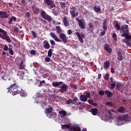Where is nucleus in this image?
Wrapping results in <instances>:
<instances>
[{
  "mask_svg": "<svg viewBox=\"0 0 131 131\" xmlns=\"http://www.w3.org/2000/svg\"><path fill=\"white\" fill-rule=\"evenodd\" d=\"M115 28H116V30L120 31V33L122 32V34H121V35L122 37H125L126 39V40L125 41V42L127 43L128 46L130 45L129 40L131 39V35L129 34L128 25H124L121 27L120 25L118 23H116L115 25Z\"/></svg>",
  "mask_w": 131,
  "mask_h": 131,
  "instance_id": "nucleus-1",
  "label": "nucleus"
},
{
  "mask_svg": "<svg viewBox=\"0 0 131 131\" xmlns=\"http://www.w3.org/2000/svg\"><path fill=\"white\" fill-rule=\"evenodd\" d=\"M9 80H10V87L7 88V90H8V93H11L13 96H15L16 94L19 93V91L18 90V85L16 83V81L14 79H8Z\"/></svg>",
  "mask_w": 131,
  "mask_h": 131,
  "instance_id": "nucleus-2",
  "label": "nucleus"
},
{
  "mask_svg": "<svg viewBox=\"0 0 131 131\" xmlns=\"http://www.w3.org/2000/svg\"><path fill=\"white\" fill-rule=\"evenodd\" d=\"M0 38L4 40H7L8 42L10 43L11 40L10 36L8 35L7 32L0 28Z\"/></svg>",
  "mask_w": 131,
  "mask_h": 131,
  "instance_id": "nucleus-3",
  "label": "nucleus"
},
{
  "mask_svg": "<svg viewBox=\"0 0 131 131\" xmlns=\"http://www.w3.org/2000/svg\"><path fill=\"white\" fill-rule=\"evenodd\" d=\"M43 4L45 6L47 7L49 9L56 7V4H54L52 0H43Z\"/></svg>",
  "mask_w": 131,
  "mask_h": 131,
  "instance_id": "nucleus-4",
  "label": "nucleus"
},
{
  "mask_svg": "<svg viewBox=\"0 0 131 131\" xmlns=\"http://www.w3.org/2000/svg\"><path fill=\"white\" fill-rule=\"evenodd\" d=\"M62 129H69L70 131H80L79 127H76L74 126H70L69 124H63L61 126Z\"/></svg>",
  "mask_w": 131,
  "mask_h": 131,
  "instance_id": "nucleus-5",
  "label": "nucleus"
},
{
  "mask_svg": "<svg viewBox=\"0 0 131 131\" xmlns=\"http://www.w3.org/2000/svg\"><path fill=\"white\" fill-rule=\"evenodd\" d=\"M76 10V9L75 7H72V8H70V14L71 15V18H75V17L78 16L79 13H75Z\"/></svg>",
  "mask_w": 131,
  "mask_h": 131,
  "instance_id": "nucleus-6",
  "label": "nucleus"
},
{
  "mask_svg": "<svg viewBox=\"0 0 131 131\" xmlns=\"http://www.w3.org/2000/svg\"><path fill=\"white\" fill-rule=\"evenodd\" d=\"M76 21H77L79 22V26L81 29H85L86 26H85V21L83 19H78L76 18Z\"/></svg>",
  "mask_w": 131,
  "mask_h": 131,
  "instance_id": "nucleus-7",
  "label": "nucleus"
},
{
  "mask_svg": "<svg viewBox=\"0 0 131 131\" xmlns=\"http://www.w3.org/2000/svg\"><path fill=\"white\" fill-rule=\"evenodd\" d=\"M41 15L44 19H46V20H48L49 22L52 21V17H51L50 15L47 14V13H46V12L45 11H41Z\"/></svg>",
  "mask_w": 131,
  "mask_h": 131,
  "instance_id": "nucleus-8",
  "label": "nucleus"
},
{
  "mask_svg": "<svg viewBox=\"0 0 131 131\" xmlns=\"http://www.w3.org/2000/svg\"><path fill=\"white\" fill-rule=\"evenodd\" d=\"M75 34L76 35V36L78 37V39H79L80 42L81 43H84V41H83V39L85 38V36L84 35V34L82 33L80 35V34L78 32H75Z\"/></svg>",
  "mask_w": 131,
  "mask_h": 131,
  "instance_id": "nucleus-9",
  "label": "nucleus"
},
{
  "mask_svg": "<svg viewBox=\"0 0 131 131\" xmlns=\"http://www.w3.org/2000/svg\"><path fill=\"white\" fill-rule=\"evenodd\" d=\"M10 16L9 14H7V12L6 11H0V17L4 18H7Z\"/></svg>",
  "mask_w": 131,
  "mask_h": 131,
  "instance_id": "nucleus-10",
  "label": "nucleus"
},
{
  "mask_svg": "<svg viewBox=\"0 0 131 131\" xmlns=\"http://www.w3.org/2000/svg\"><path fill=\"white\" fill-rule=\"evenodd\" d=\"M69 89V86L66 84H63L62 86L60 87V92L61 93H66Z\"/></svg>",
  "mask_w": 131,
  "mask_h": 131,
  "instance_id": "nucleus-11",
  "label": "nucleus"
},
{
  "mask_svg": "<svg viewBox=\"0 0 131 131\" xmlns=\"http://www.w3.org/2000/svg\"><path fill=\"white\" fill-rule=\"evenodd\" d=\"M78 100V97H75L74 98L73 100L69 99L68 101H67L66 103L68 105H69L70 104H76L77 103Z\"/></svg>",
  "mask_w": 131,
  "mask_h": 131,
  "instance_id": "nucleus-12",
  "label": "nucleus"
},
{
  "mask_svg": "<svg viewBox=\"0 0 131 131\" xmlns=\"http://www.w3.org/2000/svg\"><path fill=\"white\" fill-rule=\"evenodd\" d=\"M59 38H60V39H61V40L64 43H67V39L68 38L67 37V36L65 34H61L59 35Z\"/></svg>",
  "mask_w": 131,
  "mask_h": 131,
  "instance_id": "nucleus-13",
  "label": "nucleus"
},
{
  "mask_svg": "<svg viewBox=\"0 0 131 131\" xmlns=\"http://www.w3.org/2000/svg\"><path fill=\"white\" fill-rule=\"evenodd\" d=\"M50 36L52 37V38H53L56 41H57L58 42H61V39L56 35L53 32L50 33Z\"/></svg>",
  "mask_w": 131,
  "mask_h": 131,
  "instance_id": "nucleus-14",
  "label": "nucleus"
},
{
  "mask_svg": "<svg viewBox=\"0 0 131 131\" xmlns=\"http://www.w3.org/2000/svg\"><path fill=\"white\" fill-rule=\"evenodd\" d=\"M62 21L64 24V27H67L70 25L69 21L67 19V18L66 16H63L62 18Z\"/></svg>",
  "mask_w": 131,
  "mask_h": 131,
  "instance_id": "nucleus-15",
  "label": "nucleus"
},
{
  "mask_svg": "<svg viewBox=\"0 0 131 131\" xmlns=\"http://www.w3.org/2000/svg\"><path fill=\"white\" fill-rule=\"evenodd\" d=\"M24 62V60H22L19 62V64L18 66V70H22L25 69L26 66Z\"/></svg>",
  "mask_w": 131,
  "mask_h": 131,
  "instance_id": "nucleus-16",
  "label": "nucleus"
},
{
  "mask_svg": "<svg viewBox=\"0 0 131 131\" xmlns=\"http://www.w3.org/2000/svg\"><path fill=\"white\" fill-rule=\"evenodd\" d=\"M104 50L106 52H108L109 54L112 52V49L110 47V45L108 44H105L104 45Z\"/></svg>",
  "mask_w": 131,
  "mask_h": 131,
  "instance_id": "nucleus-17",
  "label": "nucleus"
},
{
  "mask_svg": "<svg viewBox=\"0 0 131 131\" xmlns=\"http://www.w3.org/2000/svg\"><path fill=\"white\" fill-rule=\"evenodd\" d=\"M110 66V62L108 60L105 61L104 63H103V68L106 70H108Z\"/></svg>",
  "mask_w": 131,
  "mask_h": 131,
  "instance_id": "nucleus-18",
  "label": "nucleus"
},
{
  "mask_svg": "<svg viewBox=\"0 0 131 131\" xmlns=\"http://www.w3.org/2000/svg\"><path fill=\"white\" fill-rule=\"evenodd\" d=\"M107 19L105 18L104 19V20H103V27H102L103 30H107Z\"/></svg>",
  "mask_w": 131,
  "mask_h": 131,
  "instance_id": "nucleus-19",
  "label": "nucleus"
},
{
  "mask_svg": "<svg viewBox=\"0 0 131 131\" xmlns=\"http://www.w3.org/2000/svg\"><path fill=\"white\" fill-rule=\"evenodd\" d=\"M53 108L52 106L46 108L45 110V113L47 114H51L53 112Z\"/></svg>",
  "mask_w": 131,
  "mask_h": 131,
  "instance_id": "nucleus-20",
  "label": "nucleus"
},
{
  "mask_svg": "<svg viewBox=\"0 0 131 131\" xmlns=\"http://www.w3.org/2000/svg\"><path fill=\"white\" fill-rule=\"evenodd\" d=\"M117 55H118V56L117 57L118 60L122 61L123 60V56H122V53L120 51H118Z\"/></svg>",
  "mask_w": 131,
  "mask_h": 131,
  "instance_id": "nucleus-21",
  "label": "nucleus"
},
{
  "mask_svg": "<svg viewBox=\"0 0 131 131\" xmlns=\"http://www.w3.org/2000/svg\"><path fill=\"white\" fill-rule=\"evenodd\" d=\"M79 99L82 102H86L88 101V98L86 97L85 95H81Z\"/></svg>",
  "mask_w": 131,
  "mask_h": 131,
  "instance_id": "nucleus-22",
  "label": "nucleus"
},
{
  "mask_svg": "<svg viewBox=\"0 0 131 131\" xmlns=\"http://www.w3.org/2000/svg\"><path fill=\"white\" fill-rule=\"evenodd\" d=\"M126 111L125 108L124 106H121L118 109V112L122 114H124Z\"/></svg>",
  "mask_w": 131,
  "mask_h": 131,
  "instance_id": "nucleus-23",
  "label": "nucleus"
},
{
  "mask_svg": "<svg viewBox=\"0 0 131 131\" xmlns=\"http://www.w3.org/2000/svg\"><path fill=\"white\" fill-rule=\"evenodd\" d=\"M16 20V18L14 16H12L10 19H9L8 21V24L9 25H11L12 23V21H15Z\"/></svg>",
  "mask_w": 131,
  "mask_h": 131,
  "instance_id": "nucleus-24",
  "label": "nucleus"
},
{
  "mask_svg": "<svg viewBox=\"0 0 131 131\" xmlns=\"http://www.w3.org/2000/svg\"><path fill=\"white\" fill-rule=\"evenodd\" d=\"M33 12L34 14H37L39 12V8H37L36 7H33L32 8Z\"/></svg>",
  "mask_w": 131,
  "mask_h": 131,
  "instance_id": "nucleus-25",
  "label": "nucleus"
},
{
  "mask_svg": "<svg viewBox=\"0 0 131 131\" xmlns=\"http://www.w3.org/2000/svg\"><path fill=\"white\" fill-rule=\"evenodd\" d=\"M93 10H94V11L95 12L98 13H99L100 11H101V8H100V7H99V6H95L94 7Z\"/></svg>",
  "mask_w": 131,
  "mask_h": 131,
  "instance_id": "nucleus-26",
  "label": "nucleus"
},
{
  "mask_svg": "<svg viewBox=\"0 0 131 131\" xmlns=\"http://www.w3.org/2000/svg\"><path fill=\"white\" fill-rule=\"evenodd\" d=\"M105 94L107 95V97L109 98L112 97L113 95V94L109 90H105Z\"/></svg>",
  "mask_w": 131,
  "mask_h": 131,
  "instance_id": "nucleus-27",
  "label": "nucleus"
},
{
  "mask_svg": "<svg viewBox=\"0 0 131 131\" xmlns=\"http://www.w3.org/2000/svg\"><path fill=\"white\" fill-rule=\"evenodd\" d=\"M62 83H63V82H61V81L54 82V83H52V86H53L54 87H58L60 85L62 84Z\"/></svg>",
  "mask_w": 131,
  "mask_h": 131,
  "instance_id": "nucleus-28",
  "label": "nucleus"
},
{
  "mask_svg": "<svg viewBox=\"0 0 131 131\" xmlns=\"http://www.w3.org/2000/svg\"><path fill=\"white\" fill-rule=\"evenodd\" d=\"M59 114L61 117H64L67 115V112L65 111H60L59 112Z\"/></svg>",
  "mask_w": 131,
  "mask_h": 131,
  "instance_id": "nucleus-29",
  "label": "nucleus"
},
{
  "mask_svg": "<svg viewBox=\"0 0 131 131\" xmlns=\"http://www.w3.org/2000/svg\"><path fill=\"white\" fill-rule=\"evenodd\" d=\"M44 42H45L46 44L43 45V47L47 50L49 49L50 48V45H49V43L48 42V41L47 40H45L44 41Z\"/></svg>",
  "mask_w": 131,
  "mask_h": 131,
  "instance_id": "nucleus-30",
  "label": "nucleus"
},
{
  "mask_svg": "<svg viewBox=\"0 0 131 131\" xmlns=\"http://www.w3.org/2000/svg\"><path fill=\"white\" fill-rule=\"evenodd\" d=\"M17 76L20 79H22L25 76V72H20L18 73Z\"/></svg>",
  "mask_w": 131,
  "mask_h": 131,
  "instance_id": "nucleus-31",
  "label": "nucleus"
},
{
  "mask_svg": "<svg viewBox=\"0 0 131 131\" xmlns=\"http://www.w3.org/2000/svg\"><path fill=\"white\" fill-rule=\"evenodd\" d=\"M91 111L93 115L96 116L97 115L98 110L97 108H91Z\"/></svg>",
  "mask_w": 131,
  "mask_h": 131,
  "instance_id": "nucleus-32",
  "label": "nucleus"
},
{
  "mask_svg": "<svg viewBox=\"0 0 131 131\" xmlns=\"http://www.w3.org/2000/svg\"><path fill=\"white\" fill-rule=\"evenodd\" d=\"M56 33H57L58 34H61L62 33V31L61 29V27L60 26H57L56 27Z\"/></svg>",
  "mask_w": 131,
  "mask_h": 131,
  "instance_id": "nucleus-33",
  "label": "nucleus"
},
{
  "mask_svg": "<svg viewBox=\"0 0 131 131\" xmlns=\"http://www.w3.org/2000/svg\"><path fill=\"white\" fill-rule=\"evenodd\" d=\"M127 118V115H123L122 116H120L119 117V120L123 121V120H125Z\"/></svg>",
  "mask_w": 131,
  "mask_h": 131,
  "instance_id": "nucleus-34",
  "label": "nucleus"
},
{
  "mask_svg": "<svg viewBox=\"0 0 131 131\" xmlns=\"http://www.w3.org/2000/svg\"><path fill=\"white\" fill-rule=\"evenodd\" d=\"M60 6L62 9H64L66 7V3L65 2H60Z\"/></svg>",
  "mask_w": 131,
  "mask_h": 131,
  "instance_id": "nucleus-35",
  "label": "nucleus"
},
{
  "mask_svg": "<svg viewBox=\"0 0 131 131\" xmlns=\"http://www.w3.org/2000/svg\"><path fill=\"white\" fill-rule=\"evenodd\" d=\"M54 51L53 49H50L49 50H48V56L49 57H51L52 56V53Z\"/></svg>",
  "mask_w": 131,
  "mask_h": 131,
  "instance_id": "nucleus-36",
  "label": "nucleus"
},
{
  "mask_svg": "<svg viewBox=\"0 0 131 131\" xmlns=\"http://www.w3.org/2000/svg\"><path fill=\"white\" fill-rule=\"evenodd\" d=\"M105 104H106V105L107 106H112V107H114V103L113 102H108V101H107V102H106L105 103Z\"/></svg>",
  "mask_w": 131,
  "mask_h": 131,
  "instance_id": "nucleus-37",
  "label": "nucleus"
},
{
  "mask_svg": "<svg viewBox=\"0 0 131 131\" xmlns=\"http://www.w3.org/2000/svg\"><path fill=\"white\" fill-rule=\"evenodd\" d=\"M110 89L113 90V89L115 88L116 86V82L112 83L111 84Z\"/></svg>",
  "mask_w": 131,
  "mask_h": 131,
  "instance_id": "nucleus-38",
  "label": "nucleus"
},
{
  "mask_svg": "<svg viewBox=\"0 0 131 131\" xmlns=\"http://www.w3.org/2000/svg\"><path fill=\"white\" fill-rule=\"evenodd\" d=\"M109 77L110 75L108 73H107L104 76H103V79H104L105 81H108L109 79Z\"/></svg>",
  "mask_w": 131,
  "mask_h": 131,
  "instance_id": "nucleus-39",
  "label": "nucleus"
},
{
  "mask_svg": "<svg viewBox=\"0 0 131 131\" xmlns=\"http://www.w3.org/2000/svg\"><path fill=\"white\" fill-rule=\"evenodd\" d=\"M45 83L46 81L45 80L39 81V87H41L43 85V84H45Z\"/></svg>",
  "mask_w": 131,
  "mask_h": 131,
  "instance_id": "nucleus-40",
  "label": "nucleus"
},
{
  "mask_svg": "<svg viewBox=\"0 0 131 131\" xmlns=\"http://www.w3.org/2000/svg\"><path fill=\"white\" fill-rule=\"evenodd\" d=\"M70 86H71V87H72V88L74 89H77V87L76 86V85L74 84V83H70Z\"/></svg>",
  "mask_w": 131,
  "mask_h": 131,
  "instance_id": "nucleus-41",
  "label": "nucleus"
},
{
  "mask_svg": "<svg viewBox=\"0 0 131 131\" xmlns=\"http://www.w3.org/2000/svg\"><path fill=\"white\" fill-rule=\"evenodd\" d=\"M9 54H10V55H14L13 50L11 48H9Z\"/></svg>",
  "mask_w": 131,
  "mask_h": 131,
  "instance_id": "nucleus-42",
  "label": "nucleus"
},
{
  "mask_svg": "<svg viewBox=\"0 0 131 131\" xmlns=\"http://www.w3.org/2000/svg\"><path fill=\"white\" fill-rule=\"evenodd\" d=\"M113 38H114V40L115 41H116L118 40V39H117V34H116L115 33H113Z\"/></svg>",
  "mask_w": 131,
  "mask_h": 131,
  "instance_id": "nucleus-43",
  "label": "nucleus"
},
{
  "mask_svg": "<svg viewBox=\"0 0 131 131\" xmlns=\"http://www.w3.org/2000/svg\"><path fill=\"white\" fill-rule=\"evenodd\" d=\"M20 95L21 97H24L26 95V94L25 93L24 91L21 90V92H20Z\"/></svg>",
  "mask_w": 131,
  "mask_h": 131,
  "instance_id": "nucleus-44",
  "label": "nucleus"
},
{
  "mask_svg": "<svg viewBox=\"0 0 131 131\" xmlns=\"http://www.w3.org/2000/svg\"><path fill=\"white\" fill-rule=\"evenodd\" d=\"M85 96L87 99H90V98H91V93L88 92L87 94H86Z\"/></svg>",
  "mask_w": 131,
  "mask_h": 131,
  "instance_id": "nucleus-45",
  "label": "nucleus"
},
{
  "mask_svg": "<svg viewBox=\"0 0 131 131\" xmlns=\"http://www.w3.org/2000/svg\"><path fill=\"white\" fill-rule=\"evenodd\" d=\"M21 4L23 7H25V6H26V1L25 0H21Z\"/></svg>",
  "mask_w": 131,
  "mask_h": 131,
  "instance_id": "nucleus-46",
  "label": "nucleus"
},
{
  "mask_svg": "<svg viewBox=\"0 0 131 131\" xmlns=\"http://www.w3.org/2000/svg\"><path fill=\"white\" fill-rule=\"evenodd\" d=\"M44 60L46 62H50L51 58L49 57H46Z\"/></svg>",
  "mask_w": 131,
  "mask_h": 131,
  "instance_id": "nucleus-47",
  "label": "nucleus"
},
{
  "mask_svg": "<svg viewBox=\"0 0 131 131\" xmlns=\"http://www.w3.org/2000/svg\"><path fill=\"white\" fill-rule=\"evenodd\" d=\"M31 32H32V34L33 36L34 37V38L37 37V35L36 34V32L34 31H31Z\"/></svg>",
  "mask_w": 131,
  "mask_h": 131,
  "instance_id": "nucleus-48",
  "label": "nucleus"
},
{
  "mask_svg": "<svg viewBox=\"0 0 131 131\" xmlns=\"http://www.w3.org/2000/svg\"><path fill=\"white\" fill-rule=\"evenodd\" d=\"M98 94L101 96H103L104 94V92L103 91H99L98 92Z\"/></svg>",
  "mask_w": 131,
  "mask_h": 131,
  "instance_id": "nucleus-49",
  "label": "nucleus"
},
{
  "mask_svg": "<svg viewBox=\"0 0 131 131\" xmlns=\"http://www.w3.org/2000/svg\"><path fill=\"white\" fill-rule=\"evenodd\" d=\"M9 49V47H8L7 45H5L4 46V50L5 51H7Z\"/></svg>",
  "mask_w": 131,
  "mask_h": 131,
  "instance_id": "nucleus-50",
  "label": "nucleus"
},
{
  "mask_svg": "<svg viewBox=\"0 0 131 131\" xmlns=\"http://www.w3.org/2000/svg\"><path fill=\"white\" fill-rule=\"evenodd\" d=\"M26 16L27 18H29L31 16V14L29 12H27L26 13Z\"/></svg>",
  "mask_w": 131,
  "mask_h": 131,
  "instance_id": "nucleus-51",
  "label": "nucleus"
},
{
  "mask_svg": "<svg viewBox=\"0 0 131 131\" xmlns=\"http://www.w3.org/2000/svg\"><path fill=\"white\" fill-rule=\"evenodd\" d=\"M14 32H16V33H18L19 32V29L18 27H15L14 29Z\"/></svg>",
  "mask_w": 131,
  "mask_h": 131,
  "instance_id": "nucleus-52",
  "label": "nucleus"
},
{
  "mask_svg": "<svg viewBox=\"0 0 131 131\" xmlns=\"http://www.w3.org/2000/svg\"><path fill=\"white\" fill-rule=\"evenodd\" d=\"M89 102V104H92L94 102V100H92L91 99H89L88 100H87Z\"/></svg>",
  "mask_w": 131,
  "mask_h": 131,
  "instance_id": "nucleus-53",
  "label": "nucleus"
},
{
  "mask_svg": "<svg viewBox=\"0 0 131 131\" xmlns=\"http://www.w3.org/2000/svg\"><path fill=\"white\" fill-rule=\"evenodd\" d=\"M30 54H31V55H35L36 52L34 50H32L30 51Z\"/></svg>",
  "mask_w": 131,
  "mask_h": 131,
  "instance_id": "nucleus-54",
  "label": "nucleus"
},
{
  "mask_svg": "<svg viewBox=\"0 0 131 131\" xmlns=\"http://www.w3.org/2000/svg\"><path fill=\"white\" fill-rule=\"evenodd\" d=\"M106 30L103 29L102 32L101 33V36H104L105 34Z\"/></svg>",
  "mask_w": 131,
  "mask_h": 131,
  "instance_id": "nucleus-55",
  "label": "nucleus"
},
{
  "mask_svg": "<svg viewBox=\"0 0 131 131\" xmlns=\"http://www.w3.org/2000/svg\"><path fill=\"white\" fill-rule=\"evenodd\" d=\"M50 41L52 45H53V46L56 45V43L55 42V41L53 40H50Z\"/></svg>",
  "mask_w": 131,
  "mask_h": 131,
  "instance_id": "nucleus-56",
  "label": "nucleus"
},
{
  "mask_svg": "<svg viewBox=\"0 0 131 131\" xmlns=\"http://www.w3.org/2000/svg\"><path fill=\"white\" fill-rule=\"evenodd\" d=\"M89 28L90 29H92L93 28V24L92 23H89Z\"/></svg>",
  "mask_w": 131,
  "mask_h": 131,
  "instance_id": "nucleus-57",
  "label": "nucleus"
},
{
  "mask_svg": "<svg viewBox=\"0 0 131 131\" xmlns=\"http://www.w3.org/2000/svg\"><path fill=\"white\" fill-rule=\"evenodd\" d=\"M67 33L69 35H71L72 33V31L71 30H68L67 31Z\"/></svg>",
  "mask_w": 131,
  "mask_h": 131,
  "instance_id": "nucleus-58",
  "label": "nucleus"
},
{
  "mask_svg": "<svg viewBox=\"0 0 131 131\" xmlns=\"http://www.w3.org/2000/svg\"><path fill=\"white\" fill-rule=\"evenodd\" d=\"M111 72L112 74H115V71L114 70L113 68H111Z\"/></svg>",
  "mask_w": 131,
  "mask_h": 131,
  "instance_id": "nucleus-59",
  "label": "nucleus"
},
{
  "mask_svg": "<svg viewBox=\"0 0 131 131\" xmlns=\"http://www.w3.org/2000/svg\"><path fill=\"white\" fill-rule=\"evenodd\" d=\"M2 79L4 80V81H7V80L8 79V77L7 76H3L2 77Z\"/></svg>",
  "mask_w": 131,
  "mask_h": 131,
  "instance_id": "nucleus-60",
  "label": "nucleus"
},
{
  "mask_svg": "<svg viewBox=\"0 0 131 131\" xmlns=\"http://www.w3.org/2000/svg\"><path fill=\"white\" fill-rule=\"evenodd\" d=\"M116 86H117V89H120V84L119 83H117V84H116Z\"/></svg>",
  "mask_w": 131,
  "mask_h": 131,
  "instance_id": "nucleus-61",
  "label": "nucleus"
},
{
  "mask_svg": "<svg viewBox=\"0 0 131 131\" xmlns=\"http://www.w3.org/2000/svg\"><path fill=\"white\" fill-rule=\"evenodd\" d=\"M101 74H98V79H100L101 78Z\"/></svg>",
  "mask_w": 131,
  "mask_h": 131,
  "instance_id": "nucleus-62",
  "label": "nucleus"
},
{
  "mask_svg": "<svg viewBox=\"0 0 131 131\" xmlns=\"http://www.w3.org/2000/svg\"><path fill=\"white\" fill-rule=\"evenodd\" d=\"M110 79H111V81L112 82H114V78L113 77H111Z\"/></svg>",
  "mask_w": 131,
  "mask_h": 131,
  "instance_id": "nucleus-63",
  "label": "nucleus"
},
{
  "mask_svg": "<svg viewBox=\"0 0 131 131\" xmlns=\"http://www.w3.org/2000/svg\"><path fill=\"white\" fill-rule=\"evenodd\" d=\"M92 105L94 106H97V104L96 103H93Z\"/></svg>",
  "mask_w": 131,
  "mask_h": 131,
  "instance_id": "nucleus-64",
  "label": "nucleus"
}]
</instances>
